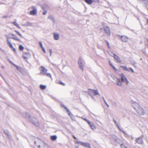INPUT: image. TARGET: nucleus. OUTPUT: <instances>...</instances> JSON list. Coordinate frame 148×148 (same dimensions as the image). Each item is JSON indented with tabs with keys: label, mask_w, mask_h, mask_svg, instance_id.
<instances>
[{
	"label": "nucleus",
	"mask_w": 148,
	"mask_h": 148,
	"mask_svg": "<svg viewBox=\"0 0 148 148\" xmlns=\"http://www.w3.org/2000/svg\"><path fill=\"white\" fill-rule=\"evenodd\" d=\"M28 118H29V121L36 126H39V123L38 120L33 116H31L28 114Z\"/></svg>",
	"instance_id": "nucleus-1"
},
{
	"label": "nucleus",
	"mask_w": 148,
	"mask_h": 148,
	"mask_svg": "<svg viewBox=\"0 0 148 148\" xmlns=\"http://www.w3.org/2000/svg\"><path fill=\"white\" fill-rule=\"evenodd\" d=\"M34 144L39 148H40L41 146L43 145V143H44L39 138L36 137L35 138L34 140Z\"/></svg>",
	"instance_id": "nucleus-2"
},
{
	"label": "nucleus",
	"mask_w": 148,
	"mask_h": 148,
	"mask_svg": "<svg viewBox=\"0 0 148 148\" xmlns=\"http://www.w3.org/2000/svg\"><path fill=\"white\" fill-rule=\"evenodd\" d=\"M78 64L80 69L83 71L84 69V66L82 59L81 57H80L78 60Z\"/></svg>",
	"instance_id": "nucleus-3"
},
{
	"label": "nucleus",
	"mask_w": 148,
	"mask_h": 148,
	"mask_svg": "<svg viewBox=\"0 0 148 148\" xmlns=\"http://www.w3.org/2000/svg\"><path fill=\"white\" fill-rule=\"evenodd\" d=\"M119 75L121 77V82H125L127 84H128L129 83V81L125 75L122 73L120 74Z\"/></svg>",
	"instance_id": "nucleus-4"
},
{
	"label": "nucleus",
	"mask_w": 148,
	"mask_h": 148,
	"mask_svg": "<svg viewBox=\"0 0 148 148\" xmlns=\"http://www.w3.org/2000/svg\"><path fill=\"white\" fill-rule=\"evenodd\" d=\"M135 110L140 115H144L145 114L144 110L140 106L138 107Z\"/></svg>",
	"instance_id": "nucleus-5"
},
{
	"label": "nucleus",
	"mask_w": 148,
	"mask_h": 148,
	"mask_svg": "<svg viewBox=\"0 0 148 148\" xmlns=\"http://www.w3.org/2000/svg\"><path fill=\"white\" fill-rule=\"evenodd\" d=\"M76 143L78 144H80L84 147L91 148L90 144L89 143H83L81 141H76Z\"/></svg>",
	"instance_id": "nucleus-6"
},
{
	"label": "nucleus",
	"mask_w": 148,
	"mask_h": 148,
	"mask_svg": "<svg viewBox=\"0 0 148 148\" xmlns=\"http://www.w3.org/2000/svg\"><path fill=\"white\" fill-rule=\"evenodd\" d=\"M103 28L106 33L107 34L108 36H110V28L107 26H106L103 24Z\"/></svg>",
	"instance_id": "nucleus-7"
},
{
	"label": "nucleus",
	"mask_w": 148,
	"mask_h": 148,
	"mask_svg": "<svg viewBox=\"0 0 148 148\" xmlns=\"http://www.w3.org/2000/svg\"><path fill=\"white\" fill-rule=\"evenodd\" d=\"M39 69L40 71V73L42 75H44L47 71V69L45 67L42 66H40Z\"/></svg>",
	"instance_id": "nucleus-8"
},
{
	"label": "nucleus",
	"mask_w": 148,
	"mask_h": 148,
	"mask_svg": "<svg viewBox=\"0 0 148 148\" xmlns=\"http://www.w3.org/2000/svg\"><path fill=\"white\" fill-rule=\"evenodd\" d=\"M131 102L132 106L135 110H136L140 106L139 104L136 102L132 101Z\"/></svg>",
	"instance_id": "nucleus-9"
},
{
	"label": "nucleus",
	"mask_w": 148,
	"mask_h": 148,
	"mask_svg": "<svg viewBox=\"0 0 148 148\" xmlns=\"http://www.w3.org/2000/svg\"><path fill=\"white\" fill-rule=\"evenodd\" d=\"M32 9L33 10L31 11L30 12V14L32 15H34L36 14L37 13V10L35 7L33 6L32 7Z\"/></svg>",
	"instance_id": "nucleus-10"
},
{
	"label": "nucleus",
	"mask_w": 148,
	"mask_h": 148,
	"mask_svg": "<svg viewBox=\"0 0 148 148\" xmlns=\"http://www.w3.org/2000/svg\"><path fill=\"white\" fill-rule=\"evenodd\" d=\"M53 37L55 40H58L59 38V34L58 33L54 32L53 34Z\"/></svg>",
	"instance_id": "nucleus-11"
},
{
	"label": "nucleus",
	"mask_w": 148,
	"mask_h": 148,
	"mask_svg": "<svg viewBox=\"0 0 148 148\" xmlns=\"http://www.w3.org/2000/svg\"><path fill=\"white\" fill-rule=\"evenodd\" d=\"M10 34H11L12 36V37H10V38H12L14 40H17L18 41H20V40L19 39V38L15 35L12 34H11V33Z\"/></svg>",
	"instance_id": "nucleus-12"
},
{
	"label": "nucleus",
	"mask_w": 148,
	"mask_h": 148,
	"mask_svg": "<svg viewBox=\"0 0 148 148\" xmlns=\"http://www.w3.org/2000/svg\"><path fill=\"white\" fill-rule=\"evenodd\" d=\"M136 142L138 144H142L143 143V139L140 138L139 137L136 140Z\"/></svg>",
	"instance_id": "nucleus-13"
},
{
	"label": "nucleus",
	"mask_w": 148,
	"mask_h": 148,
	"mask_svg": "<svg viewBox=\"0 0 148 148\" xmlns=\"http://www.w3.org/2000/svg\"><path fill=\"white\" fill-rule=\"evenodd\" d=\"M121 36V39L124 42H127L128 39V38L125 36Z\"/></svg>",
	"instance_id": "nucleus-14"
},
{
	"label": "nucleus",
	"mask_w": 148,
	"mask_h": 148,
	"mask_svg": "<svg viewBox=\"0 0 148 148\" xmlns=\"http://www.w3.org/2000/svg\"><path fill=\"white\" fill-rule=\"evenodd\" d=\"M42 10H47L48 9L49 7L48 5L46 4H44L42 6Z\"/></svg>",
	"instance_id": "nucleus-15"
},
{
	"label": "nucleus",
	"mask_w": 148,
	"mask_h": 148,
	"mask_svg": "<svg viewBox=\"0 0 148 148\" xmlns=\"http://www.w3.org/2000/svg\"><path fill=\"white\" fill-rule=\"evenodd\" d=\"M116 84L119 86H121L122 85L120 79L118 78L117 80H116Z\"/></svg>",
	"instance_id": "nucleus-16"
},
{
	"label": "nucleus",
	"mask_w": 148,
	"mask_h": 148,
	"mask_svg": "<svg viewBox=\"0 0 148 148\" xmlns=\"http://www.w3.org/2000/svg\"><path fill=\"white\" fill-rule=\"evenodd\" d=\"M92 91L93 92V93L94 94V95H100L98 92L97 90L92 89Z\"/></svg>",
	"instance_id": "nucleus-17"
},
{
	"label": "nucleus",
	"mask_w": 148,
	"mask_h": 148,
	"mask_svg": "<svg viewBox=\"0 0 148 148\" xmlns=\"http://www.w3.org/2000/svg\"><path fill=\"white\" fill-rule=\"evenodd\" d=\"M114 57V58L115 60H116L118 62H121V60L120 59V58L116 55H115Z\"/></svg>",
	"instance_id": "nucleus-18"
},
{
	"label": "nucleus",
	"mask_w": 148,
	"mask_h": 148,
	"mask_svg": "<svg viewBox=\"0 0 148 148\" xmlns=\"http://www.w3.org/2000/svg\"><path fill=\"white\" fill-rule=\"evenodd\" d=\"M7 41L8 42V44L9 46V47L12 49V48H14L13 46L11 43V42L10 41H9V40L7 39Z\"/></svg>",
	"instance_id": "nucleus-19"
},
{
	"label": "nucleus",
	"mask_w": 148,
	"mask_h": 148,
	"mask_svg": "<svg viewBox=\"0 0 148 148\" xmlns=\"http://www.w3.org/2000/svg\"><path fill=\"white\" fill-rule=\"evenodd\" d=\"M7 41L8 42V44L9 46V47L12 49V48H14L13 46L11 43V42L10 41H9V40L7 39Z\"/></svg>",
	"instance_id": "nucleus-20"
},
{
	"label": "nucleus",
	"mask_w": 148,
	"mask_h": 148,
	"mask_svg": "<svg viewBox=\"0 0 148 148\" xmlns=\"http://www.w3.org/2000/svg\"><path fill=\"white\" fill-rule=\"evenodd\" d=\"M7 41L8 42V44L9 46V47L12 49V48H14L13 46L11 43V42L10 41H9V40L7 39Z\"/></svg>",
	"instance_id": "nucleus-21"
},
{
	"label": "nucleus",
	"mask_w": 148,
	"mask_h": 148,
	"mask_svg": "<svg viewBox=\"0 0 148 148\" xmlns=\"http://www.w3.org/2000/svg\"><path fill=\"white\" fill-rule=\"evenodd\" d=\"M120 67H121V68L123 70H124L125 71H129V69L128 68H127L126 66H120Z\"/></svg>",
	"instance_id": "nucleus-22"
},
{
	"label": "nucleus",
	"mask_w": 148,
	"mask_h": 148,
	"mask_svg": "<svg viewBox=\"0 0 148 148\" xmlns=\"http://www.w3.org/2000/svg\"><path fill=\"white\" fill-rule=\"evenodd\" d=\"M32 23L27 22L25 24H23V26H32Z\"/></svg>",
	"instance_id": "nucleus-23"
},
{
	"label": "nucleus",
	"mask_w": 148,
	"mask_h": 148,
	"mask_svg": "<svg viewBox=\"0 0 148 148\" xmlns=\"http://www.w3.org/2000/svg\"><path fill=\"white\" fill-rule=\"evenodd\" d=\"M5 133L6 134L9 138L11 137L10 133L7 130H5L4 131Z\"/></svg>",
	"instance_id": "nucleus-24"
},
{
	"label": "nucleus",
	"mask_w": 148,
	"mask_h": 148,
	"mask_svg": "<svg viewBox=\"0 0 148 148\" xmlns=\"http://www.w3.org/2000/svg\"><path fill=\"white\" fill-rule=\"evenodd\" d=\"M12 24L16 26L18 28L20 29H21V27L19 26V25L16 23V22L14 21L12 22Z\"/></svg>",
	"instance_id": "nucleus-25"
},
{
	"label": "nucleus",
	"mask_w": 148,
	"mask_h": 148,
	"mask_svg": "<svg viewBox=\"0 0 148 148\" xmlns=\"http://www.w3.org/2000/svg\"><path fill=\"white\" fill-rule=\"evenodd\" d=\"M48 18L52 20V21L53 22H55V20L54 17L53 16L50 15L48 17Z\"/></svg>",
	"instance_id": "nucleus-26"
},
{
	"label": "nucleus",
	"mask_w": 148,
	"mask_h": 148,
	"mask_svg": "<svg viewBox=\"0 0 148 148\" xmlns=\"http://www.w3.org/2000/svg\"><path fill=\"white\" fill-rule=\"evenodd\" d=\"M51 138L52 140H55L57 138V136L56 135L52 136L51 137Z\"/></svg>",
	"instance_id": "nucleus-27"
},
{
	"label": "nucleus",
	"mask_w": 148,
	"mask_h": 148,
	"mask_svg": "<svg viewBox=\"0 0 148 148\" xmlns=\"http://www.w3.org/2000/svg\"><path fill=\"white\" fill-rule=\"evenodd\" d=\"M93 0H85V1L88 4H91Z\"/></svg>",
	"instance_id": "nucleus-28"
},
{
	"label": "nucleus",
	"mask_w": 148,
	"mask_h": 148,
	"mask_svg": "<svg viewBox=\"0 0 148 148\" xmlns=\"http://www.w3.org/2000/svg\"><path fill=\"white\" fill-rule=\"evenodd\" d=\"M109 63L110 65L112 67V68L114 69L115 70H117V69H116L115 66L113 65V64L110 61L109 62Z\"/></svg>",
	"instance_id": "nucleus-29"
},
{
	"label": "nucleus",
	"mask_w": 148,
	"mask_h": 148,
	"mask_svg": "<svg viewBox=\"0 0 148 148\" xmlns=\"http://www.w3.org/2000/svg\"><path fill=\"white\" fill-rule=\"evenodd\" d=\"M40 88L42 90H44L46 88V86L43 85H40Z\"/></svg>",
	"instance_id": "nucleus-30"
},
{
	"label": "nucleus",
	"mask_w": 148,
	"mask_h": 148,
	"mask_svg": "<svg viewBox=\"0 0 148 148\" xmlns=\"http://www.w3.org/2000/svg\"><path fill=\"white\" fill-rule=\"evenodd\" d=\"M28 114H29V115H30L28 113H25L24 114L23 116V117H24V116H25V117L29 120V118H28Z\"/></svg>",
	"instance_id": "nucleus-31"
},
{
	"label": "nucleus",
	"mask_w": 148,
	"mask_h": 148,
	"mask_svg": "<svg viewBox=\"0 0 148 148\" xmlns=\"http://www.w3.org/2000/svg\"><path fill=\"white\" fill-rule=\"evenodd\" d=\"M24 49V47L22 45H20L19 46V49L21 51H23Z\"/></svg>",
	"instance_id": "nucleus-32"
},
{
	"label": "nucleus",
	"mask_w": 148,
	"mask_h": 148,
	"mask_svg": "<svg viewBox=\"0 0 148 148\" xmlns=\"http://www.w3.org/2000/svg\"><path fill=\"white\" fill-rule=\"evenodd\" d=\"M90 127L93 130H95L96 129V127L94 124L92 125Z\"/></svg>",
	"instance_id": "nucleus-33"
},
{
	"label": "nucleus",
	"mask_w": 148,
	"mask_h": 148,
	"mask_svg": "<svg viewBox=\"0 0 148 148\" xmlns=\"http://www.w3.org/2000/svg\"><path fill=\"white\" fill-rule=\"evenodd\" d=\"M109 53L111 56L113 57H114L115 55H116L112 51H110L109 52Z\"/></svg>",
	"instance_id": "nucleus-34"
},
{
	"label": "nucleus",
	"mask_w": 148,
	"mask_h": 148,
	"mask_svg": "<svg viewBox=\"0 0 148 148\" xmlns=\"http://www.w3.org/2000/svg\"><path fill=\"white\" fill-rule=\"evenodd\" d=\"M23 54H25V56H27V58L31 56V55L30 53L28 52H25Z\"/></svg>",
	"instance_id": "nucleus-35"
},
{
	"label": "nucleus",
	"mask_w": 148,
	"mask_h": 148,
	"mask_svg": "<svg viewBox=\"0 0 148 148\" xmlns=\"http://www.w3.org/2000/svg\"><path fill=\"white\" fill-rule=\"evenodd\" d=\"M16 69H17L20 71H22V69L21 67L18 66H16Z\"/></svg>",
	"instance_id": "nucleus-36"
},
{
	"label": "nucleus",
	"mask_w": 148,
	"mask_h": 148,
	"mask_svg": "<svg viewBox=\"0 0 148 148\" xmlns=\"http://www.w3.org/2000/svg\"><path fill=\"white\" fill-rule=\"evenodd\" d=\"M44 75H46L47 77H50L51 78V74L49 73H47L46 72L45 74Z\"/></svg>",
	"instance_id": "nucleus-37"
},
{
	"label": "nucleus",
	"mask_w": 148,
	"mask_h": 148,
	"mask_svg": "<svg viewBox=\"0 0 148 148\" xmlns=\"http://www.w3.org/2000/svg\"><path fill=\"white\" fill-rule=\"evenodd\" d=\"M23 58L24 60L27 61V56H25V54H23Z\"/></svg>",
	"instance_id": "nucleus-38"
},
{
	"label": "nucleus",
	"mask_w": 148,
	"mask_h": 148,
	"mask_svg": "<svg viewBox=\"0 0 148 148\" xmlns=\"http://www.w3.org/2000/svg\"><path fill=\"white\" fill-rule=\"evenodd\" d=\"M144 3L146 4V7L148 9V1H144Z\"/></svg>",
	"instance_id": "nucleus-39"
},
{
	"label": "nucleus",
	"mask_w": 148,
	"mask_h": 148,
	"mask_svg": "<svg viewBox=\"0 0 148 148\" xmlns=\"http://www.w3.org/2000/svg\"><path fill=\"white\" fill-rule=\"evenodd\" d=\"M112 105L114 106H116L118 105L117 103L115 101H112Z\"/></svg>",
	"instance_id": "nucleus-40"
},
{
	"label": "nucleus",
	"mask_w": 148,
	"mask_h": 148,
	"mask_svg": "<svg viewBox=\"0 0 148 148\" xmlns=\"http://www.w3.org/2000/svg\"><path fill=\"white\" fill-rule=\"evenodd\" d=\"M14 31L16 32L21 37H23V36H22V34H20L17 31V30H15Z\"/></svg>",
	"instance_id": "nucleus-41"
},
{
	"label": "nucleus",
	"mask_w": 148,
	"mask_h": 148,
	"mask_svg": "<svg viewBox=\"0 0 148 148\" xmlns=\"http://www.w3.org/2000/svg\"><path fill=\"white\" fill-rule=\"evenodd\" d=\"M131 63L135 66H136V63L134 61H132Z\"/></svg>",
	"instance_id": "nucleus-42"
},
{
	"label": "nucleus",
	"mask_w": 148,
	"mask_h": 148,
	"mask_svg": "<svg viewBox=\"0 0 148 148\" xmlns=\"http://www.w3.org/2000/svg\"><path fill=\"white\" fill-rule=\"evenodd\" d=\"M111 77L115 81H116V80H117L118 78L115 77L114 76H111Z\"/></svg>",
	"instance_id": "nucleus-43"
},
{
	"label": "nucleus",
	"mask_w": 148,
	"mask_h": 148,
	"mask_svg": "<svg viewBox=\"0 0 148 148\" xmlns=\"http://www.w3.org/2000/svg\"><path fill=\"white\" fill-rule=\"evenodd\" d=\"M92 89H89L88 90V93L89 94V95L90 96H91V93L92 92Z\"/></svg>",
	"instance_id": "nucleus-44"
},
{
	"label": "nucleus",
	"mask_w": 148,
	"mask_h": 148,
	"mask_svg": "<svg viewBox=\"0 0 148 148\" xmlns=\"http://www.w3.org/2000/svg\"><path fill=\"white\" fill-rule=\"evenodd\" d=\"M87 122L89 124V125H90V126L92 125L94 123H92V122H90L88 120Z\"/></svg>",
	"instance_id": "nucleus-45"
},
{
	"label": "nucleus",
	"mask_w": 148,
	"mask_h": 148,
	"mask_svg": "<svg viewBox=\"0 0 148 148\" xmlns=\"http://www.w3.org/2000/svg\"><path fill=\"white\" fill-rule=\"evenodd\" d=\"M87 122L89 124V125H90V126L92 125L94 123H92V122H90L88 120Z\"/></svg>",
	"instance_id": "nucleus-46"
},
{
	"label": "nucleus",
	"mask_w": 148,
	"mask_h": 148,
	"mask_svg": "<svg viewBox=\"0 0 148 148\" xmlns=\"http://www.w3.org/2000/svg\"><path fill=\"white\" fill-rule=\"evenodd\" d=\"M105 41L106 42V43L107 44L108 47L110 48V47L109 46V42L108 41H107L106 40H105Z\"/></svg>",
	"instance_id": "nucleus-47"
},
{
	"label": "nucleus",
	"mask_w": 148,
	"mask_h": 148,
	"mask_svg": "<svg viewBox=\"0 0 148 148\" xmlns=\"http://www.w3.org/2000/svg\"><path fill=\"white\" fill-rule=\"evenodd\" d=\"M39 45H40V47L42 49V48H43V47H44L43 46V45H42V43L40 42H39Z\"/></svg>",
	"instance_id": "nucleus-48"
},
{
	"label": "nucleus",
	"mask_w": 148,
	"mask_h": 148,
	"mask_svg": "<svg viewBox=\"0 0 148 148\" xmlns=\"http://www.w3.org/2000/svg\"><path fill=\"white\" fill-rule=\"evenodd\" d=\"M121 146L122 148H128L123 144H121Z\"/></svg>",
	"instance_id": "nucleus-49"
},
{
	"label": "nucleus",
	"mask_w": 148,
	"mask_h": 148,
	"mask_svg": "<svg viewBox=\"0 0 148 148\" xmlns=\"http://www.w3.org/2000/svg\"><path fill=\"white\" fill-rule=\"evenodd\" d=\"M49 52H50V56H51L52 54V49H49Z\"/></svg>",
	"instance_id": "nucleus-50"
},
{
	"label": "nucleus",
	"mask_w": 148,
	"mask_h": 148,
	"mask_svg": "<svg viewBox=\"0 0 148 148\" xmlns=\"http://www.w3.org/2000/svg\"><path fill=\"white\" fill-rule=\"evenodd\" d=\"M69 116L71 117H72V116H73V114L71 113V112H69V113H68Z\"/></svg>",
	"instance_id": "nucleus-51"
},
{
	"label": "nucleus",
	"mask_w": 148,
	"mask_h": 148,
	"mask_svg": "<svg viewBox=\"0 0 148 148\" xmlns=\"http://www.w3.org/2000/svg\"><path fill=\"white\" fill-rule=\"evenodd\" d=\"M65 109L67 111L68 113L70 112V111L69 110V109L65 107Z\"/></svg>",
	"instance_id": "nucleus-52"
},
{
	"label": "nucleus",
	"mask_w": 148,
	"mask_h": 148,
	"mask_svg": "<svg viewBox=\"0 0 148 148\" xmlns=\"http://www.w3.org/2000/svg\"><path fill=\"white\" fill-rule=\"evenodd\" d=\"M65 109L67 111L68 113L70 112V111L69 110V109L65 107Z\"/></svg>",
	"instance_id": "nucleus-53"
},
{
	"label": "nucleus",
	"mask_w": 148,
	"mask_h": 148,
	"mask_svg": "<svg viewBox=\"0 0 148 148\" xmlns=\"http://www.w3.org/2000/svg\"><path fill=\"white\" fill-rule=\"evenodd\" d=\"M44 11L43 12V14L44 15H45L47 13V12L46 10H44Z\"/></svg>",
	"instance_id": "nucleus-54"
},
{
	"label": "nucleus",
	"mask_w": 148,
	"mask_h": 148,
	"mask_svg": "<svg viewBox=\"0 0 148 148\" xmlns=\"http://www.w3.org/2000/svg\"><path fill=\"white\" fill-rule=\"evenodd\" d=\"M116 126L118 127V128L120 130H121V131H122L120 129V127H119V125H118V123H117V124H116Z\"/></svg>",
	"instance_id": "nucleus-55"
},
{
	"label": "nucleus",
	"mask_w": 148,
	"mask_h": 148,
	"mask_svg": "<svg viewBox=\"0 0 148 148\" xmlns=\"http://www.w3.org/2000/svg\"><path fill=\"white\" fill-rule=\"evenodd\" d=\"M42 49L43 52H44L45 53H46V51H45V48H44V47H43V48H42Z\"/></svg>",
	"instance_id": "nucleus-56"
},
{
	"label": "nucleus",
	"mask_w": 148,
	"mask_h": 148,
	"mask_svg": "<svg viewBox=\"0 0 148 148\" xmlns=\"http://www.w3.org/2000/svg\"><path fill=\"white\" fill-rule=\"evenodd\" d=\"M12 49L14 53H16V49L14 48H13Z\"/></svg>",
	"instance_id": "nucleus-57"
},
{
	"label": "nucleus",
	"mask_w": 148,
	"mask_h": 148,
	"mask_svg": "<svg viewBox=\"0 0 148 148\" xmlns=\"http://www.w3.org/2000/svg\"><path fill=\"white\" fill-rule=\"evenodd\" d=\"M60 84L62 85H63V86H64L65 85V84L63 83V82H60Z\"/></svg>",
	"instance_id": "nucleus-58"
},
{
	"label": "nucleus",
	"mask_w": 148,
	"mask_h": 148,
	"mask_svg": "<svg viewBox=\"0 0 148 148\" xmlns=\"http://www.w3.org/2000/svg\"><path fill=\"white\" fill-rule=\"evenodd\" d=\"M102 98L103 99V101H104V102L105 103H106V100H105V99H104V97H102Z\"/></svg>",
	"instance_id": "nucleus-59"
},
{
	"label": "nucleus",
	"mask_w": 148,
	"mask_h": 148,
	"mask_svg": "<svg viewBox=\"0 0 148 148\" xmlns=\"http://www.w3.org/2000/svg\"><path fill=\"white\" fill-rule=\"evenodd\" d=\"M83 120H85V121H86V122H87V121L88 120H87L86 119H85V118H82H82Z\"/></svg>",
	"instance_id": "nucleus-60"
},
{
	"label": "nucleus",
	"mask_w": 148,
	"mask_h": 148,
	"mask_svg": "<svg viewBox=\"0 0 148 148\" xmlns=\"http://www.w3.org/2000/svg\"><path fill=\"white\" fill-rule=\"evenodd\" d=\"M130 69H131V71H132V73L134 72V71L131 68H130Z\"/></svg>",
	"instance_id": "nucleus-61"
},
{
	"label": "nucleus",
	"mask_w": 148,
	"mask_h": 148,
	"mask_svg": "<svg viewBox=\"0 0 148 148\" xmlns=\"http://www.w3.org/2000/svg\"><path fill=\"white\" fill-rule=\"evenodd\" d=\"M105 103L108 108L109 107V105L107 103V102Z\"/></svg>",
	"instance_id": "nucleus-62"
},
{
	"label": "nucleus",
	"mask_w": 148,
	"mask_h": 148,
	"mask_svg": "<svg viewBox=\"0 0 148 148\" xmlns=\"http://www.w3.org/2000/svg\"><path fill=\"white\" fill-rule=\"evenodd\" d=\"M73 136L75 139H77V138L74 135H73Z\"/></svg>",
	"instance_id": "nucleus-63"
},
{
	"label": "nucleus",
	"mask_w": 148,
	"mask_h": 148,
	"mask_svg": "<svg viewBox=\"0 0 148 148\" xmlns=\"http://www.w3.org/2000/svg\"><path fill=\"white\" fill-rule=\"evenodd\" d=\"M113 121L114 122L115 125L116 124H117V122L114 119H113Z\"/></svg>",
	"instance_id": "nucleus-64"
}]
</instances>
